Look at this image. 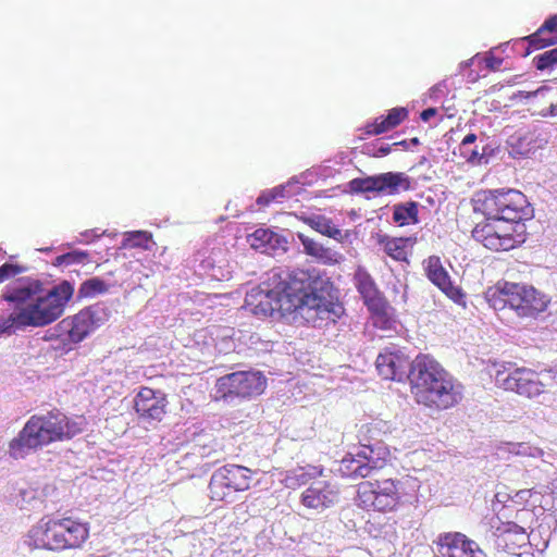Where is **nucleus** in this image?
<instances>
[{
    "label": "nucleus",
    "mask_w": 557,
    "mask_h": 557,
    "mask_svg": "<svg viewBox=\"0 0 557 557\" xmlns=\"http://www.w3.org/2000/svg\"><path fill=\"white\" fill-rule=\"evenodd\" d=\"M152 244V235L146 231L127 233L123 240L124 248H141L144 250H150Z\"/></svg>",
    "instance_id": "2f4dec72"
},
{
    "label": "nucleus",
    "mask_w": 557,
    "mask_h": 557,
    "mask_svg": "<svg viewBox=\"0 0 557 557\" xmlns=\"http://www.w3.org/2000/svg\"><path fill=\"white\" fill-rule=\"evenodd\" d=\"M393 221L399 226L419 223V205L416 201L397 203L393 207Z\"/></svg>",
    "instance_id": "cd10ccee"
},
{
    "label": "nucleus",
    "mask_w": 557,
    "mask_h": 557,
    "mask_svg": "<svg viewBox=\"0 0 557 557\" xmlns=\"http://www.w3.org/2000/svg\"><path fill=\"white\" fill-rule=\"evenodd\" d=\"M502 64H503V59L498 58V57H495L494 54H488L485 58V65L491 71L499 70Z\"/></svg>",
    "instance_id": "a19ab883"
},
{
    "label": "nucleus",
    "mask_w": 557,
    "mask_h": 557,
    "mask_svg": "<svg viewBox=\"0 0 557 557\" xmlns=\"http://www.w3.org/2000/svg\"><path fill=\"white\" fill-rule=\"evenodd\" d=\"M300 239L308 255L319 259L327 257L330 251L329 249L324 248L321 244L314 242L313 239L305 238L302 236H300Z\"/></svg>",
    "instance_id": "4c0bfd02"
},
{
    "label": "nucleus",
    "mask_w": 557,
    "mask_h": 557,
    "mask_svg": "<svg viewBox=\"0 0 557 557\" xmlns=\"http://www.w3.org/2000/svg\"><path fill=\"white\" fill-rule=\"evenodd\" d=\"M485 298L495 310L509 307L520 318H536L546 310L549 302L546 296L533 286L507 281L497 282L488 287Z\"/></svg>",
    "instance_id": "39448f33"
},
{
    "label": "nucleus",
    "mask_w": 557,
    "mask_h": 557,
    "mask_svg": "<svg viewBox=\"0 0 557 557\" xmlns=\"http://www.w3.org/2000/svg\"><path fill=\"white\" fill-rule=\"evenodd\" d=\"M324 473L322 466L298 467L288 471L283 479V484L287 488L296 490L300 486L309 484L312 480L321 478Z\"/></svg>",
    "instance_id": "b1692460"
},
{
    "label": "nucleus",
    "mask_w": 557,
    "mask_h": 557,
    "mask_svg": "<svg viewBox=\"0 0 557 557\" xmlns=\"http://www.w3.org/2000/svg\"><path fill=\"white\" fill-rule=\"evenodd\" d=\"M533 61L539 71H544L557 65V48L536 55Z\"/></svg>",
    "instance_id": "e433bc0d"
},
{
    "label": "nucleus",
    "mask_w": 557,
    "mask_h": 557,
    "mask_svg": "<svg viewBox=\"0 0 557 557\" xmlns=\"http://www.w3.org/2000/svg\"><path fill=\"white\" fill-rule=\"evenodd\" d=\"M304 222L312 230L321 233L330 238L342 240V231L332 222L331 219L314 214L311 216L304 218Z\"/></svg>",
    "instance_id": "c85d7f7f"
},
{
    "label": "nucleus",
    "mask_w": 557,
    "mask_h": 557,
    "mask_svg": "<svg viewBox=\"0 0 557 557\" xmlns=\"http://www.w3.org/2000/svg\"><path fill=\"white\" fill-rule=\"evenodd\" d=\"M496 543L499 547L510 554H515L517 548L524 546L528 542L525 530L516 522H500L494 532Z\"/></svg>",
    "instance_id": "aec40b11"
},
{
    "label": "nucleus",
    "mask_w": 557,
    "mask_h": 557,
    "mask_svg": "<svg viewBox=\"0 0 557 557\" xmlns=\"http://www.w3.org/2000/svg\"><path fill=\"white\" fill-rule=\"evenodd\" d=\"M252 470L239 465H225L211 475V499L222 502L233 492H245L251 486Z\"/></svg>",
    "instance_id": "ddd939ff"
},
{
    "label": "nucleus",
    "mask_w": 557,
    "mask_h": 557,
    "mask_svg": "<svg viewBox=\"0 0 557 557\" xmlns=\"http://www.w3.org/2000/svg\"><path fill=\"white\" fill-rule=\"evenodd\" d=\"M349 187L355 193H377L376 175L364 178H354Z\"/></svg>",
    "instance_id": "72a5a7b5"
},
{
    "label": "nucleus",
    "mask_w": 557,
    "mask_h": 557,
    "mask_svg": "<svg viewBox=\"0 0 557 557\" xmlns=\"http://www.w3.org/2000/svg\"><path fill=\"white\" fill-rule=\"evenodd\" d=\"M73 295L74 286L69 281L46 289L40 280H17L2 294L3 300L11 304L13 310L0 318V335L50 325L63 315Z\"/></svg>",
    "instance_id": "f03ea898"
},
{
    "label": "nucleus",
    "mask_w": 557,
    "mask_h": 557,
    "mask_svg": "<svg viewBox=\"0 0 557 557\" xmlns=\"http://www.w3.org/2000/svg\"><path fill=\"white\" fill-rule=\"evenodd\" d=\"M546 379L543 373L527 367H520L509 372L498 370L495 374V384L506 392L534 398L543 394L546 387L550 385Z\"/></svg>",
    "instance_id": "f8f14e48"
},
{
    "label": "nucleus",
    "mask_w": 557,
    "mask_h": 557,
    "mask_svg": "<svg viewBox=\"0 0 557 557\" xmlns=\"http://www.w3.org/2000/svg\"><path fill=\"white\" fill-rule=\"evenodd\" d=\"M472 237L490 250L507 251L525 240L524 224H516L487 215L485 220L474 226Z\"/></svg>",
    "instance_id": "0eeeda50"
},
{
    "label": "nucleus",
    "mask_w": 557,
    "mask_h": 557,
    "mask_svg": "<svg viewBox=\"0 0 557 557\" xmlns=\"http://www.w3.org/2000/svg\"><path fill=\"white\" fill-rule=\"evenodd\" d=\"M548 114L550 116H555L557 115V102L556 103H552L548 108Z\"/></svg>",
    "instance_id": "de8ad7c7"
},
{
    "label": "nucleus",
    "mask_w": 557,
    "mask_h": 557,
    "mask_svg": "<svg viewBox=\"0 0 557 557\" xmlns=\"http://www.w3.org/2000/svg\"><path fill=\"white\" fill-rule=\"evenodd\" d=\"M367 308L371 313V319L375 327L382 330H391L393 327L395 322L392 314L393 309L385 297L367 305Z\"/></svg>",
    "instance_id": "bb28decb"
},
{
    "label": "nucleus",
    "mask_w": 557,
    "mask_h": 557,
    "mask_svg": "<svg viewBox=\"0 0 557 557\" xmlns=\"http://www.w3.org/2000/svg\"><path fill=\"white\" fill-rule=\"evenodd\" d=\"M109 290V285L100 277L84 281L77 292V299L92 298Z\"/></svg>",
    "instance_id": "7c9ffc66"
},
{
    "label": "nucleus",
    "mask_w": 557,
    "mask_h": 557,
    "mask_svg": "<svg viewBox=\"0 0 557 557\" xmlns=\"http://www.w3.org/2000/svg\"><path fill=\"white\" fill-rule=\"evenodd\" d=\"M408 117V110L404 107H396L386 114L377 116L373 122L367 123L362 133L368 136H376L389 132L400 125Z\"/></svg>",
    "instance_id": "412c9836"
},
{
    "label": "nucleus",
    "mask_w": 557,
    "mask_h": 557,
    "mask_svg": "<svg viewBox=\"0 0 557 557\" xmlns=\"http://www.w3.org/2000/svg\"><path fill=\"white\" fill-rule=\"evenodd\" d=\"M476 140V135L471 133L468 134L459 145L460 154L469 162H475L481 159L482 154L478 151L476 148H473L471 151H466V149L474 144Z\"/></svg>",
    "instance_id": "c9c22d12"
},
{
    "label": "nucleus",
    "mask_w": 557,
    "mask_h": 557,
    "mask_svg": "<svg viewBox=\"0 0 557 557\" xmlns=\"http://www.w3.org/2000/svg\"><path fill=\"white\" fill-rule=\"evenodd\" d=\"M374 449L367 446V450L359 451L356 455H346L338 465L337 472L344 479L358 480L366 479L374 470L384 468L389 455L387 448L380 449L379 457L374 458Z\"/></svg>",
    "instance_id": "4468645a"
},
{
    "label": "nucleus",
    "mask_w": 557,
    "mask_h": 557,
    "mask_svg": "<svg viewBox=\"0 0 557 557\" xmlns=\"http://www.w3.org/2000/svg\"><path fill=\"white\" fill-rule=\"evenodd\" d=\"M108 319L106 309L100 306H88L79 310L76 314L61 320L55 325L58 336L67 344H78L89 334L101 326Z\"/></svg>",
    "instance_id": "9b49d317"
},
{
    "label": "nucleus",
    "mask_w": 557,
    "mask_h": 557,
    "mask_svg": "<svg viewBox=\"0 0 557 557\" xmlns=\"http://www.w3.org/2000/svg\"><path fill=\"white\" fill-rule=\"evenodd\" d=\"M339 491L329 481L311 483L300 495L304 507L317 511L331 508L338 502Z\"/></svg>",
    "instance_id": "a211bd4d"
},
{
    "label": "nucleus",
    "mask_w": 557,
    "mask_h": 557,
    "mask_svg": "<svg viewBox=\"0 0 557 557\" xmlns=\"http://www.w3.org/2000/svg\"><path fill=\"white\" fill-rule=\"evenodd\" d=\"M25 271V268L18 264L3 263L0 267V283L14 277Z\"/></svg>",
    "instance_id": "58836bf2"
},
{
    "label": "nucleus",
    "mask_w": 557,
    "mask_h": 557,
    "mask_svg": "<svg viewBox=\"0 0 557 557\" xmlns=\"http://www.w3.org/2000/svg\"><path fill=\"white\" fill-rule=\"evenodd\" d=\"M398 480L386 479L382 481H366L358 485L356 504L366 510L392 512L397 510L401 503Z\"/></svg>",
    "instance_id": "6e6552de"
},
{
    "label": "nucleus",
    "mask_w": 557,
    "mask_h": 557,
    "mask_svg": "<svg viewBox=\"0 0 557 557\" xmlns=\"http://www.w3.org/2000/svg\"><path fill=\"white\" fill-rule=\"evenodd\" d=\"M414 239L410 237H388L384 236L379 239L384 252L395 261L408 263L409 248L414 244Z\"/></svg>",
    "instance_id": "393cba45"
},
{
    "label": "nucleus",
    "mask_w": 557,
    "mask_h": 557,
    "mask_svg": "<svg viewBox=\"0 0 557 557\" xmlns=\"http://www.w3.org/2000/svg\"><path fill=\"white\" fill-rule=\"evenodd\" d=\"M275 200V196H273L271 194V190H269L268 193H264L257 198V203L259 206H268L269 203Z\"/></svg>",
    "instance_id": "79ce46f5"
},
{
    "label": "nucleus",
    "mask_w": 557,
    "mask_h": 557,
    "mask_svg": "<svg viewBox=\"0 0 557 557\" xmlns=\"http://www.w3.org/2000/svg\"><path fill=\"white\" fill-rule=\"evenodd\" d=\"M274 233L270 230L258 228L249 237L252 248L261 249L271 244Z\"/></svg>",
    "instance_id": "f704fd0d"
},
{
    "label": "nucleus",
    "mask_w": 557,
    "mask_h": 557,
    "mask_svg": "<svg viewBox=\"0 0 557 557\" xmlns=\"http://www.w3.org/2000/svg\"><path fill=\"white\" fill-rule=\"evenodd\" d=\"M554 382L557 384V380H556V381H554Z\"/></svg>",
    "instance_id": "8fccbe9b"
},
{
    "label": "nucleus",
    "mask_w": 557,
    "mask_h": 557,
    "mask_svg": "<svg viewBox=\"0 0 557 557\" xmlns=\"http://www.w3.org/2000/svg\"><path fill=\"white\" fill-rule=\"evenodd\" d=\"M194 455L220 461L224 456L223 445L215 438H203L194 445Z\"/></svg>",
    "instance_id": "c756f323"
},
{
    "label": "nucleus",
    "mask_w": 557,
    "mask_h": 557,
    "mask_svg": "<svg viewBox=\"0 0 557 557\" xmlns=\"http://www.w3.org/2000/svg\"><path fill=\"white\" fill-rule=\"evenodd\" d=\"M169 400L161 389L140 386L133 399V409L138 421L145 423H159L166 414Z\"/></svg>",
    "instance_id": "2eb2a0df"
},
{
    "label": "nucleus",
    "mask_w": 557,
    "mask_h": 557,
    "mask_svg": "<svg viewBox=\"0 0 557 557\" xmlns=\"http://www.w3.org/2000/svg\"><path fill=\"white\" fill-rule=\"evenodd\" d=\"M486 215H492L507 222L522 224L529 215V202L519 190H490L483 199Z\"/></svg>",
    "instance_id": "9d476101"
},
{
    "label": "nucleus",
    "mask_w": 557,
    "mask_h": 557,
    "mask_svg": "<svg viewBox=\"0 0 557 557\" xmlns=\"http://www.w3.org/2000/svg\"><path fill=\"white\" fill-rule=\"evenodd\" d=\"M377 194L395 195L411 188V181L403 172H386L376 175Z\"/></svg>",
    "instance_id": "5701e85b"
},
{
    "label": "nucleus",
    "mask_w": 557,
    "mask_h": 557,
    "mask_svg": "<svg viewBox=\"0 0 557 557\" xmlns=\"http://www.w3.org/2000/svg\"><path fill=\"white\" fill-rule=\"evenodd\" d=\"M515 454L523 455V456H532L535 457L537 454H541V450L537 448H532L530 446H525L522 443H519L515 446Z\"/></svg>",
    "instance_id": "ea45409f"
},
{
    "label": "nucleus",
    "mask_w": 557,
    "mask_h": 557,
    "mask_svg": "<svg viewBox=\"0 0 557 557\" xmlns=\"http://www.w3.org/2000/svg\"><path fill=\"white\" fill-rule=\"evenodd\" d=\"M354 283L366 306L384 297L379 290L373 277L361 267L355 272Z\"/></svg>",
    "instance_id": "a878e982"
},
{
    "label": "nucleus",
    "mask_w": 557,
    "mask_h": 557,
    "mask_svg": "<svg viewBox=\"0 0 557 557\" xmlns=\"http://www.w3.org/2000/svg\"><path fill=\"white\" fill-rule=\"evenodd\" d=\"M545 376L547 379H549L550 381H557V370L556 371H553V370H549L545 373Z\"/></svg>",
    "instance_id": "49530a36"
},
{
    "label": "nucleus",
    "mask_w": 557,
    "mask_h": 557,
    "mask_svg": "<svg viewBox=\"0 0 557 557\" xmlns=\"http://www.w3.org/2000/svg\"><path fill=\"white\" fill-rule=\"evenodd\" d=\"M333 283L319 270H272L268 277L252 287L245 297L244 308L258 318L282 317L300 309H315L341 317L344 308L338 302L324 301L319 293H329Z\"/></svg>",
    "instance_id": "f257e3e1"
},
{
    "label": "nucleus",
    "mask_w": 557,
    "mask_h": 557,
    "mask_svg": "<svg viewBox=\"0 0 557 557\" xmlns=\"http://www.w3.org/2000/svg\"><path fill=\"white\" fill-rule=\"evenodd\" d=\"M267 385L268 380L261 371H235L216 379L214 399L227 404L251 400L262 395Z\"/></svg>",
    "instance_id": "423d86ee"
},
{
    "label": "nucleus",
    "mask_w": 557,
    "mask_h": 557,
    "mask_svg": "<svg viewBox=\"0 0 557 557\" xmlns=\"http://www.w3.org/2000/svg\"><path fill=\"white\" fill-rule=\"evenodd\" d=\"M473 150L470 146L466 149V151H471Z\"/></svg>",
    "instance_id": "09e8293b"
},
{
    "label": "nucleus",
    "mask_w": 557,
    "mask_h": 557,
    "mask_svg": "<svg viewBox=\"0 0 557 557\" xmlns=\"http://www.w3.org/2000/svg\"><path fill=\"white\" fill-rule=\"evenodd\" d=\"M529 45L528 53L557 44V14L549 16L533 34L523 38Z\"/></svg>",
    "instance_id": "4be33fe9"
},
{
    "label": "nucleus",
    "mask_w": 557,
    "mask_h": 557,
    "mask_svg": "<svg viewBox=\"0 0 557 557\" xmlns=\"http://www.w3.org/2000/svg\"><path fill=\"white\" fill-rule=\"evenodd\" d=\"M411 366L409 358L400 350L385 348L379 354L375 367L380 376L389 381H401Z\"/></svg>",
    "instance_id": "6ab92c4d"
},
{
    "label": "nucleus",
    "mask_w": 557,
    "mask_h": 557,
    "mask_svg": "<svg viewBox=\"0 0 557 557\" xmlns=\"http://www.w3.org/2000/svg\"><path fill=\"white\" fill-rule=\"evenodd\" d=\"M391 146L389 145H382L377 148V151L376 153L374 154L375 157H380V156H386L391 152Z\"/></svg>",
    "instance_id": "c03bdc74"
},
{
    "label": "nucleus",
    "mask_w": 557,
    "mask_h": 557,
    "mask_svg": "<svg viewBox=\"0 0 557 557\" xmlns=\"http://www.w3.org/2000/svg\"><path fill=\"white\" fill-rule=\"evenodd\" d=\"M422 269L426 278L443 294L457 305H466V294L461 287L454 285L448 271L444 268L441 258L429 256L422 261Z\"/></svg>",
    "instance_id": "dca6fc26"
},
{
    "label": "nucleus",
    "mask_w": 557,
    "mask_h": 557,
    "mask_svg": "<svg viewBox=\"0 0 557 557\" xmlns=\"http://www.w3.org/2000/svg\"><path fill=\"white\" fill-rule=\"evenodd\" d=\"M436 114H437V109H435V108H428V109L423 110V111L420 113V119H421L423 122H428V121H430L432 117H434Z\"/></svg>",
    "instance_id": "37998d69"
},
{
    "label": "nucleus",
    "mask_w": 557,
    "mask_h": 557,
    "mask_svg": "<svg viewBox=\"0 0 557 557\" xmlns=\"http://www.w3.org/2000/svg\"><path fill=\"white\" fill-rule=\"evenodd\" d=\"M90 262V256L86 251L72 250L70 252L55 257L53 264L57 267H70L73 264H87Z\"/></svg>",
    "instance_id": "473e14b6"
},
{
    "label": "nucleus",
    "mask_w": 557,
    "mask_h": 557,
    "mask_svg": "<svg viewBox=\"0 0 557 557\" xmlns=\"http://www.w3.org/2000/svg\"><path fill=\"white\" fill-rule=\"evenodd\" d=\"M408 379L414 400L426 408L447 410L463 398L462 384L429 355L412 360Z\"/></svg>",
    "instance_id": "7ed1b4c3"
},
{
    "label": "nucleus",
    "mask_w": 557,
    "mask_h": 557,
    "mask_svg": "<svg viewBox=\"0 0 557 557\" xmlns=\"http://www.w3.org/2000/svg\"><path fill=\"white\" fill-rule=\"evenodd\" d=\"M444 557H487L479 544L461 532H445L436 540Z\"/></svg>",
    "instance_id": "f3484780"
},
{
    "label": "nucleus",
    "mask_w": 557,
    "mask_h": 557,
    "mask_svg": "<svg viewBox=\"0 0 557 557\" xmlns=\"http://www.w3.org/2000/svg\"><path fill=\"white\" fill-rule=\"evenodd\" d=\"M271 194L273 196H275V199L277 198H283L285 195V187L283 186H277V187H274L273 189H271Z\"/></svg>",
    "instance_id": "a18cd8bd"
},
{
    "label": "nucleus",
    "mask_w": 557,
    "mask_h": 557,
    "mask_svg": "<svg viewBox=\"0 0 557 557\" xmlns=\"http://www.w3.org/2000/svg\"><path fill=\"white\" fill-rule=\"evenodd\" d=\"M89 536V529L72 518L49 520L42 531V546L50 550L81 547Z\"/></svg>",
    "instance_id": "1a4fd4ad"
},
{
    "label": "nucleus",
    "mask_w": 557,
    "mask_h": 557,
    "mask_svg": "<svg viewBox=\"0 0 557 557\" xmlns=\"http://www.w3.org/2000/svg\"><path fill=\"white\" fill-rule=\"evenodd\" d=\"M86 426L84 416L69 417L59 410L33 414L9 443V454L14 459L25 458L52 443L72 440L83 433Z\"/></svg>",
    "instance_id": "20e7f679"
}]
</instances>
